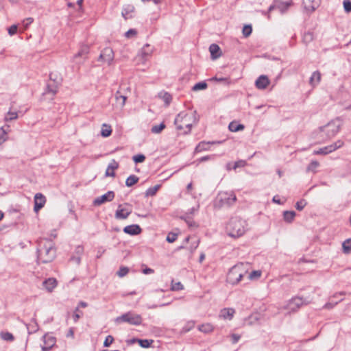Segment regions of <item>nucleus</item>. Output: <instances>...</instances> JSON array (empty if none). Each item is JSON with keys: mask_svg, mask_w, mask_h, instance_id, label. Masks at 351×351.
<instances>
[{"mask_svg": "<svg viewBox=\"0 0 351 351\" xmlns=\"http://www.w3.org/2000/svg\"><path fill=\"white\" fill-rule=\"evenodd\" d=\"M138 181V178L134 175L130 176L125 181V184L127 186H132Z\"/></svg>", "mask_w": 351, "mask_h": 351, "instance_id": "obj_29", "label": "nucleus"}, {"mask_svg": "<svg viewBox=\"0 0 351 351\" xmlns=\"http://www.w3.org/2000/svg\"><path fill=\"white\" fill-rule=\"evenodd\" d=\"M195 326L194 322H189L187 324L182 328L183 332H188Z\"/></svg>", "mask_w": 351, "mask_h": 351, "instance_id": "obj_57", "label": "nucleus"}, {"mask_svg": "<svg viewBox=\"0 0 351 351\" xmlns=\"http://www.w3.org/2000/svg\"><path fill=\"white\" fill-rule=\"evenodd\" d=\"M165 124L164 123H161L159 125L152 126L151 132L154 134H159L165 128Z\"/></svg>", "mask_w": 351, "mask_h": 351, "instance_id": "obj_31", "label": "nucleus"}, {"mask_svg": "<svg viewBox=\"0 0 351 351\" xmlns=\"http://www.w3.org/2000/svg\"><path fill=\"white\" fill-rule=\"evenodd\" d=\"M18 118V114L16 112H8L5 117V121H11Z\"/></svg>", "mask_w": 351, "mask_h": 351, "instance_id": "obj_36", "label": "nucleus"}, {"mask_svg": "<svg viewBox=\"0 0 351 351\" xmlns=\"http://www.w3.org/2000/svg\"><path fill=\"white\" fill-rule=\"evenodd\" d=\"M46 202L45 197L41 193H36L34 196V210L37 212L40 210Z\"/></svg>", "mask_w": 351, "mask_h": 351, "instance_id": "obj_14", "label": "nucleus"}, {"mask_svg": "<svg viewBox=\"0 0 351 351\" xmlns=\"http://www.w3.org/2000/svg\"><path fill=\"white\" fill-rule=\"evenodd\" d=\"M38 260L43 263H47L53 260L56 256V250L53 242L47 239H41L37 250Z\"/></svg>", "mask_w": 351, "mask_h": 351, "instance_id": "obj_1", "label": "nucleus"}, {"mask_svg": "<svg viewBox=\"0 0 351 351\" xmlns=\"http://www.w3.org/2000/svg\"><path fill=\"white\" fill-rule=\"evenodd\" d=\"M83 251H84V248H83V247H82V246H81V245H78V246L76 247V249H75V252H76V253H77V254H82Z\"/></svg>", "mask_w": 351, "mask_h": 351, "instance_id": "obj_64", "label": "nucleus"}, {"mask_svg": "<svg viewBox=\"0 0 351 351\" xmlns=\"http://www.w3.org/2000/svg\"><path fill=\"white\" fill-rule=\"evenodd\" d=\"M269 84V80L266 75L259 76L255 82V86L258 89H265Z\"/></svg>", "mask_w": 351, "mask_h": 351, "instance_id": "obj_15", "label": "nucleus"}, {"mask_svg": "<svg viewBox=\"0 0 351 351\" xmlns=\"http://www.w3.org/2000/svg\"><path fill=\"white\" fill-rule=\"evenodd\" d=\"M123 232L130 235H137L141 232V227L137 224L127 226L123 228Z\"/></svg>", "mask_w": 351, "mask_h": 351, "instance_id": "obj_16", "label": "nucleus"}, {"mask_svg": "<svg viewBox=\"0 0 351 351\" xmlns=\"http://www.w3.org/2000/svg\"><path fill=\"white\" fill-rule=\"evenodd\" d=\"M154 51V47L149 44H145L139 51L135 60L138 64H145L152 56Z\"/></svg>", "mask_w": 351, "mask_h": 351, "instance_id": "obj_8", "label": "nucleus"}, {"mask_svg": "<svg viewBox=\"0 0 351 351\" xmlns=\"http://www.w3.org/2000/svg\"><path fill=\"white\" fill-rule=\"evenodd\" d=\"M182 219H184V221H186V223H187V225L189 227H197L195 222L192 219H191L189 217H182Z\"/></svg>", "mask_w": 351, "mask_h": 351, "instance_id": "obj_54", "label": "nucleus"}, {"mask_svg": "<svg viewBox=\"0 0 351 351\" xmlns=\"http://www.w3.org/2000/svg\"><path fill=\"white\" fill-rule=\"evenodd\" d=\"M292 0H278L274 5H270L269 11L271 12L274 9H278L280 12H285L291 5Z\"/></svg>", "mask_w": 351, "mask_h": 351, "instance_id": "obj_11", "label": "nucleus"}, {"mask_svg": "<svg viewBox=\"0 0 351 351\" xmlns=\"http://www.w3.org/2000/svg\"><path fill=\"white\" fill-rule=\"evenodd\" d=\"M177 238H178L177 234L173 233V232H169L167 234L166 240L169 243H173L174 241H176Z\"/></svg>", "mask_w": 351, "mask_h": 351, "instance_id": "obj_48", "label": "nucleus"}, {"mask_svg": "<svg viewBox=\"0 0 351 351\" xmlns=\"http://www.w3.org/2000/svg\"><path fill=\"white\" fill-rule=\"evenodd\" d=\"M114 338L111 335H108L106 337V339L104 342V347H109L113 342Z\"/></svg>", "mask_w": 351, "mask_h": 351, "instance_id": "obj_51", "label": "nucleus"}, {"mask_svg": "<svg viewBox=\"0 0 351 351\" xmlns=\"http://www.w3.org/2000/svg\"><path fill=\"white\" fill-rule=\"evenodd\" d=\"M134 7L132 5H127L122 10V16L125 18V19H127L128 18V15L134 11Z\"/></svg>", "mask_w": 351, "mask_h": 351, "instance_id": "obj_37", "label": "nucleus"}, {"mask_svg": "<svg viewBox=\"0 0 351 351\" xmlns=\"http://www.w3.org/2000/svg\"><path fill=\"white\" fill-rule=\"evenodd\" d=\"M132 213V209L128 208H122V205L119 204L115 213V217L117 219H125Z\"/></svg>", "mask_w": 351, "mask_h": 351, "instance_id": "obj_13", "label": "nucleus"}, {"mask_svg": "<svg viewBox=\"0 0 351 351\" xmlns=\"http://www.w3.org/2000/svg\"><path fill=\"white\" fill-rule=\"evenodd\" d=\"M132 159L135 163H140L145 161V156L143 154H137L134 156Z\"/></svg>", "mask_w": 351, "mask_h": 351, "instance_id": "obj_47", "label": "nucleus"}, {"mask_svg": "<svg viewBox=\"0 0 351 351\" xmlns=\"http://www.w3.org/2000/svg\"><path fill=\"white\" fill-rule=\"evenodd\" d=\"M320 80H321V73L319 71H316L312 73V75L310 77V80H309V84L312 86H315L319 83Z\"/></svg>", "mask_w": 351, "mask_h": 351, "instance_id": "obj_22", "label": "nucleus"}, {"mask_svg": "<svg viewBox=\"0 0 351 351\" xmlns=\"http://www.w3.org/2000/svg\"><path fill=\"white\" fill-rule=\"evenodd\" d=\"M261 276V271H253L249 274L248 278L250 279H254V278H259Z\"/></svg>", "mask_w": 351, "mask_h": 351, "instance_id": "obj_55", "label": "nucleus"}, {"mask_svg": "<svg viewBox=\"0 0 351 351\" xmlns=\"http://www.w3.org/2000/svg\"><path fill=\"white\" fill-rule=\"evenodd\" d=\"M237 201V197L233 192H221L216 198V205L219 207H229Z\"/></svg>", "mask_w": 351, "mask_h": 351, "instance_id": "obj_7", "label": "nucleus"}, {"mask_svg": "<svg viewBox=\"0 0 351 351\" xmlns=\"http://www.w3.org/2000/svg\"><path fill=\"white\" fill-rule=\"evenodd\" d=\"M171 289L173 291H179L183 289V285L180 282H176L172 285Z\"/></svg>", "mask_w": 351, "mask_h": 351, "instance_id": "obj_58", "label": "nucleus"}, {"mask_svg": "<svg viewBox=\"0 0 351 351\" xmlns=\"http://www.w3.org/2000/svg\"><path fill=\"white\" fill-rule=\"evenodd\" d=\"M33 22L32 18H27L22 21L21 25L23 26L22 32L25 31L29 25Z\"/></svg>", "mask_w": 351, "mask_h": 351, "instance_id": "obj_42", "label": "nucleus"}, {"mask_svg": "<svg viewBox=\"0 0 351 351\" xmlns=\"http://www.w3.org/2000/svg\"><path fill=\"white\" fill-rule=\"evenodd\" d=\"M136 31L134 29H130L128 32H125V36L126 38H131L136 34Z\"/></svg>", "mask_w": 351, "mask_h": 351, "instance_id": "obj_59", "label": "nucleus"}, {"mask_svg": "<svg viewBox=\"0 0 351 351\" xmlns=\"http://www.w3.org/2000/svg\"><path fill=\"white\" fill-rule=\"evenodd\" d=\"M341 125V119L340 117H337L326 125L320 127L319 130L325 134L326 139H330L340 131Z\"/></svg>", "mask_w": 351, "mask_h": 351, "instance_id": "obj_4", "label": "nucleus"}, {"mask_svg": "<svg viewBox=\"0 0 351 351\" xmlns=\"http://www.w3.org/2000/svg\"><path fill=\"white\" fill-rule=\"evenodd\" d=\"M1 337L3 340L9 341H12L14 339L13 335L8 332H1Z\"/></svg>", "mask_w": 351, "mask_h": 351, "instance_id": "obj_40", "label": "nucleus"}, {"mask_svg": "<svg viewBox=\"0 0 351 351\" xmlns=\"http://www.w3.org/2000/svg\"><path fill=\"white\" fill-rule=\"evenodd\" d=\"M43 285L49 292H51L57 286V280L53 278H48L43 282Z\"/></svg>", "mask_w": 351, "mask_h": 351, "instance_id": "obj_20", "label": "nucleus"}, {"mask_svg": "<svg viewBox=\"0 0 351 351\" xmlns=\"http://www.w3.org/2000/svg\"><path fill=\"white\" fill-rule=\"evenodd\" d=\"M138 342L142 348H149L151 344L154 342L152 339H138Z\"/></svg>", "mask_w": 351, "mask_h": 351, "instance_id": "obj_35", "label": "nucleus"}, {"mask_svg": "<svg viewBox=\"0 0 351 351\" xmlns=\"http://www.w3.org/2000/svg\"><path fill=\"white\" fill-rule=\"evenodd\" d=\"M231 338H232V343H236L240 339L241 336L239 335H237V334H232L231 335Z\"/></svg>", "mask_w": 351, "mask_h": 351, "instance_id": "obj_60", "label": "nucleus"}, {"mask_svg": "<svg viewBox=\"0 0 351 351\" xmlns=\"http://www.w3.org/2000/svg\"><path fill=\"white\" fill-rule=\"evenodd\" d=\"M82 314H83L82 312H80V313H74L73 315L74 322H77L78 321V319L81 317Z\"/></svg>", "mask_w": 351, "mask_h": 351, "instance_id": "obj_61", "label": "nucleus"}, {"mask_svg": "<svg viewBox=\"0 0 351 351\" xmlns=\"http://www.w3.org/2000/svg\"><path fill=\"white\" fill-rule=\"evenodd\" d=\"M306 205V201L304 199H301L296 202L295 208L298 210H302L305 207Z\"/></svg>", "mask_w": 351, "mask_h": 351, "instance_id": "obj_50", "label": "nucleus"}, {"mask_svg": "<svg viewBox=\"0 0 351 351\" xmlns=\"http://www.w3.org/2000/svg\"><path fill=\"white\" fill-rule=\"evenodd\" d=\"M8 132L4 129L3 127L0 129V143H3L7 139Z\"/></svg>", "mask_w": 351, "mask_h": 351, "instance_id": "obj_43", "label": "nucleus"}, {"mask_svg": "<svg viewBox=\"0 0 351 351\" xmlns=\"http://www.w3.org/2000/svg\"><path fill=\"white\" fill-rule=\"evenodd\" d=\"M119 168V164L115 160H112L111 162L108 165V168L106 171V176H111L114 177L115 173L114 170Z\"/></svg>", "mask_w": 351, "mask_h": 351, "instance_id": "obj_18", "label": "nucleus"}, {"mask_svg": "<svg viewBox=\"0 0 351 351\" xmlns=\"http://www.w3.org/2000/svg\"><path fill=\"white\" fill-rule=\"evenodd\" d=\"M295 215H296V213L293 210L284 211L283 212V219L285 220V221H286L287 223H291L293 221V219L295 217Z\"/></svg>", "mask_w": 351, "mask_h": 351, "instance_id": "obj_23", "label": "nucleus"}, {"mask_svg": "<svg viewBox=\"0 0 351 351\" xmlns=\"http://www.w3.org/2000/svg\"><path fill=\"white\" fill-rule=\"evenodd\" d=\"M116 324L128 323L133 326H139L142 324L143 318L141 315L133 311H128L115 318Z\"/></svg>", "mask_w": 351, "mask_h": 351, "instance_id": "obj_5", "label": "nucleus"}, {"mask_svg": "<svg viewBox=\"0 0 351 351\" xmlns=\"http://www.w3.org/2000/svg\"><path fill=\"white\" fill-rule=\"evenodd\" d=\"M208 143L201 142L195 147V151L199 152L204 150H206L208 147Z\"/></svg>", "mask_w": 351, "mask_h": 351, "instance_id": "obj_39", "label": "nucleus"}, {"mask_svg": "<svg viewBox=\"0 0 351 351\" xmlns=\"http://www.w3.org/2000/svg\"><path fill=\"white\" fill-rule=\"evenodd\" d=\"M247 165V162L245 160H239L238 161H236L232 166L233 169H237V168L240 167H244Z\"/></svg>", "mask_w": 351, "mask_h": 351, "instance_id": "obj_45", "label": "nucleus"}, {"mask_svg": "<svg viewBox=\"0 0 351 351\" xmlns=\"http://www.w3.org/2000/svg\"><path fill=\"white\" fill-rule=\"evenodd\" d=\"M228 128L231 132H236L240 130H243L245 127L243 124H239L236 121H232L230 123Z\"/></svg>", "mask_w": 351, "mask_h": 351, "instance_id": "obj_26", "label": "nucleus"}, {"mask_svg": "<svg viewBox=\"0 0 351 351\" xmlns=\"http://www.w3.org/2000/svg\"><path fill=\"white\" fill-rule=\"evenodd\" d=\"M114 51L110 47L104 48L99 57V60L110 65L114 60Z\"/></svg>", "mask_w": 351, "mask_h": 351, "instance_id": "obj_10", "label": "nucleus"}, {"mask_svg": "<svg viewBox=\"0 0 351 351\" xmlns=\"http://www.w3.org/2000/svg\"><path fill=\"white\" fill-rule=\"evenodd\" d=\"M112 133L111 126L104 123L101 131V134L104 137H108Z\"/></svg>", "mask_w": 351, "mask_h": 351, "instance_id": "obj_27", "label": "nucleus"}, {"mask_svg": "<svg viewBox=\"0 0 351 351\" xmlns=\"http://www.w3.org/2000/svg\"><path fill=\"white\" fill-rule=\"evenodd\" d=\"M207 88V84L204 82H201L195 84L192 90L194 91H197L199 90H204Z\"/></svg>", "mask_w": 351, "mask_h": 351, "instance_id": "obj_38", "label": "nucleus"}, {"mask_svg": "<svg viewBox=\"0 0 351 351\" xmlns=\"http://www.w3.org/2000/svg\"><path fill=\"white\" fill-rule=\"evenodd\" d=\"M143 274H150L154 272V269L151 268H145L143 270Z\"/></svg>", "mask_w": 351, "mask_h": 351, "instance_id": "obj_63", "label": "nucleus"}, {"mask_svg": "<svg viewBox=\"0 0 351 351\" xmlns=\"http://www.w3.org/2000/svg\"><path fill=\"white\" fill-rule=\"evenodd\" d=\"M246 227L247 223L245 221L235 217L228 221L226 226V231L229 237L239 238L245 234L247 230Z\"/></svg>", "mask_w": 351, "mask_h": 351, "instance_id": "obj_2", "label": "nucleus"}, {"mask_svg": "<svg viewBox=\"0 0 351 351\" xmlns=\"http://www.w3.org/2000/svg\"><path fill=\"white\" fill-rule=\"evenodd\" d=\"M199 240L195 239L193 245L191 246V252L194 251L199 245Z\"/></svg>", "mask_w": 351, "mask_h": 351, "instance_id": "obj_62", "label": "nucleus"}, {"mask_svg": "<svg viewBox=\"0 0 351 351\" xmlns=\"http://www.w3.org/2000/svg\"><path fill=\"white\" fill-rule=\"evenodd\" d=\"M88 52H89L88 47L87 45H84L81 47V49H80L78 53L75 55L74 58H77L78 57H82L84 56L87 55L88 53Z\"/></svg>", "mask_w": 351, "mask_h": 351, "instance_id": "obj_33", "label": "nucleus"}, {"mask_svg": "<svg viewBox=\"0 0 351 351\" xmlns=\"http://www.w3.org/2000/svg\"><path fill=\"white\" fill-rule=\"evenodd\" d=\"M332 149L331 148L330 145H328L322 148H319L317 150H315L313 152L314 155H326L328 154H330L332 152Z\"/></svg>", "mask_w": 351, "mask_h": 351, "instance_id": "obj_25", "label": "nucleus"}, {"mask_svg": "<svg viewBox=\"0 0 351 351\" xmlns=\"http://www.w3.org/2000/svg\"><path fill=\"white\" fill-rule=\"evenodd\" d=\"M191 119V117L189 114L185 112H181L175 119L174 123L178 130H182L186 128V130H184V133L188 134L191 132L192 128Z\"/></svg>", "mask_w": 351, "mask_h": 351, "instance_id": "obj_6", "label": "nucleus"}, {"mask_svg": "<svg viewBox=\"0 0 351 351\" xmlns=\"http://www.w3.org/2000/svg\"><path fill=\"white\" fill-rule=\"evenodd\" d=\"M209 51L213 59H217L221 56V49L217 44H211L209 47Z\"/></svg>", "mask_w": 351, "mask_h": 351, "instance_id": "obj_21", "label": "nucleus"}, {"mask_svg": "<svg viewBox=\"0 0 351 351\" xmlns=\"http://www.w3.org/2000/svg\"><path fill=\"white\" fill-rule=\"evenodd\" d=\"M247 273V264L239 263L234 265L227 274V282L232 285H237Z\"/></svg>", "mask_w": 351, "mask_h": 351, "instance_id": "obj_3", "label": "nucleus"}, {"mask_svg": "<svg viewBox=\"0 0 351 351\" xmlns=\"http://www.w3.org/2000/svg\"><path fill=\"white\" fill-rule=\"evenodd\" d=\"M343 250L345 253H348L351 251V239H348L342 243Z\"/></svg>", "mask_w": 351, "mask_h": 351, "instance_id": "obj_34", "label": "nucleus"}, {"mask_svg": "<svg viewBox=\"0 0 351 351\" xmlns=\"http://www.w3.org/2000/svg\"><path fill=\"white\" fill-rule=\"evenodd\" d=\"M319 163L316 161L313 160L312 161L307 167V171H315V169L319 167Z\"/></svg>", "mask_w": 351, "mask_h": 351, "instance_id": "obj_44", "label": "nucleus"}, {"mask_svg": "<svg viewBox=\"0 0 351 351\" xmlns=\"http://www.w3.org/2000/svg\"><path fill=\"white\" fill-rule=\"evenodd\" d=\"M159 97L165 102L167 105H169L172 100L171 95L167 92L160 93Z\"/></svg>", "mask_w": 351, "mask_h": 351, "instance_id": "obj_28", "label": "nucleus"}, {"mask_svg": "<svg viewBox=\"0 0 351 351\" xmlns=\"http://www.w3.org/2000/svg\"><path fill=\"white\" fill-rule=\"evenodd\" d=\"M199 330L204 333H208L213 330V327L210 324H204L199 326Z\"/></svg>", "mask_w": 351, "mask_h": 351, "instance_id": "obj_30", "label": "nucleus"}, {"mask_svg": "<svg viewBox=\"0 0 351 351\" xmlns=\"http://www.w3.org/2000/svg\"><path fill=\"white\" fill-rule=\"evenodd\" d=\"M160 188V184L155 185L154 186L149 188L146 192L145 195L146 196H154L156 195V192L158 191V189Z\"/></svg>", "mask_w": 351, "mask_h": 351, "instance_id": "obj_32", "label": "nucleus"}, {"mask_svg": "<svg viewBox=\"0 0 351 351\" xmlns=\"http://www.w3.org/2000/svg\"><path fill=\"white\" fill-rule=\"evenodd\" d=\"M18 29V25H11L8 31L10 36H13L15 34H16Z\"/></svg>", "mask_w": 351, "mask_h": 351, "instance_id": "obj_53", "label": "nucleus"}, {"mask_svg": "<svg viewBox=\"0 0 351 351\" xmlns=\"http://www.w3.org/2000/svg\"><path fill=\"white\" fill-rule=\"evenodd\" d=\"M56 343V339L52 337L44 336V345L42 346L43 351H49Z\"/></svg>", "mask_w": 351, "mask_h": 351, "instance_id": "obj_17", "label": "nucleus"}, {"mask_svg": "<svg viewBox=\"0 0 351 351\" xmlns=\"http://www.w3.org/2000/svg\"><path fill=\"white\" fill-rule=\"evenodd\" d=\"M307 302L300 297H295L289 300L285 308L289 311V312L296 311L301 306Z\"/></svg>", "mask_w": 351, "mask_h": 351, "instance_id": "obj_9", "label": "nucleus"}, {"mask_svg": "<svg viewBox=\"0 0 351 351\" xmlns=\"http://www.w3.org/2000/svg\"><path fill=\"white\" fill-rule=\"evenodd\" d=\"M114 197V193L112 191H108L106 193L101 196L95 198L93 201L94 206H100L101 204L106 202H111Z\"/></svg>", "mask_w": 351, "mask_h": 351, "instance_id": "obj_12", "label": "nucleus"}, {"mask_svg": "<svg viewBox=\"0 0 351 351\" xmlns=\"http://www.w3.org/2000/svg\"><path fill=\"white\" fill-rule=\"evenodd\" d=\"M115 99L119 107L123 108L125 104L127 97L125 95H122L120 91L118 90L115 93Z\"/></svg>", "mask_w": 351, "mask_h": 351, "instance_id": "obj_24", "label": "nucleus"}, {"mask_svg": "<svg viewBox=\"0 0 351 351\" xmlns=\"http://www.w3.org/2000/svg\"><path fill=\"white\" fill-rule=\"evenodd\" d=\"M129 272V268L127 267H121L119 270L117 271V274L120 277H124Z\"/></svg>", "mask_w": 351, "mask_h": 351, "instance_id": "obj_41", "label": "nucleus"}, {"mask_svg": "<svg viewBox=\"0 0 351 351\" xmlns=\"http://www.w3.org/2000/svg\"><path fill=\"white\" fill-rule=\"evenodd\" d=\"M252 29L251 25H246L243 28V34L244 36L247 37L249 36L252 33Z\"/></svg>", "mask_w": 351, "mask_h": 351, "instance_id": "obj_49", "label": "nucleus"}, {"mask_svg": "<svg viewBox=\"0 0 351 351\" xmlns=\"http://www.w3.org/2000/svg\"><path fill=\"white\" fill-rule=\"evenodd\" d=\"M234 313V309L232 308H225L220 311V317L225 319H232Z\"/></svg>", "mask_w": 351, "mask_h": 351, "instance_id": "obj_19", "label": "nucleus"}, {"mask_svg": "<svg viewBox=\"0 0 351 351\" xmlns=\"http://www.w3.org/2000/svg\"><path fill=\"white\" fill-rule=\"evenodd\" d=\"M313 35L311 32L305 33L303 36V40L305 43L311 42V40H313Z\"/></svg>", "mask_w": 351, "mask_h": 351, "instance_id": "obj_52", "label": "nucleus"}, {"mask_svg": "<svg viewBox=\"0 0 351 351\" xmlns=\"http://www.w3.org/2000/svg\"><path fill=\"white\" fill-rule=\"evenodd\" d=\"M343 8L346 12H351V1L350 0L343 1Z\"/></svg>", "mask_w": 351, "mask_h": 351, "instance_id": "obj_56", "label": "nucleus"}, {"mask_svg": "<svg viewBox=\"0 0 351 351\" xmlns=\"http://www.w3.org/2000/svg\"><path fill=\"white\" fill-rule=\"evenodd\" d=\"M343 145H344V143L343 141L338 140L335 143H334L333 144H331L330 145L331 146V148H332V151L334 152L336 149L343 147Z\"/></svg>", "mask_w": 351, "mask_h": 351, "instance_id": "obj_46", "label": "nucleus"}]
</instances>
